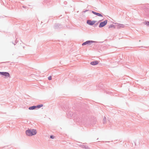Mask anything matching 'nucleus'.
<instances>
[{
	"label": "nucleus",
	"instance_id": "f257e3e1",
	"mask_svg": "<svg viewBox=\"0 0 149 149\" xmlns=\"http://www.w3.org/2000/svg\"><path fill=\"white\" fill-rule=\"evenodd\" d=\"M67 116L68 118L73 119L74 121L76 122H81V118L79 116L75 113H73L71 111L68 112Z\"/></svg>",
	"mask_w": 149,
	"mask_h": 149
},
{
	"label": "nucleus",
	"instance_id": "f03ea898",
	"mask_svg": "<svg viewBox=\"0 0 149 149\" xmlns=\"http://www.w3.org/2000/svg\"><path fill=\"white\" fill-rule=\"evenodd\" d=\"M37 131L35 129H28L26 130L25 133L26 135L29 136H32L36 135L37 133Z\"/></svg>",
	"mask_w": 149,
	"mask_h": 149
},
{
	"label": "nucleus",
	"instance_id": "7ed1b4c3",
	"mask_svg": "<svg viewBox=\"0 0 149 149\" xmlns=\"http://www.w3.org/2000/svg\"><path fill=\"white\" fill-rule=\"evenodd\" d=\"M144 14L147 17H149V8H146L144 9Z\"/></svg>",
	"mask_w": 149,
	"mask_h": 149
},
{
	"label": "nucleus",
	"instance_id": "20e7f679",
	"mask_svg": "<svg viewBox=\"0 0 149 149\" xmlns=\"http://www.w3.org/2000/svg\"><path fill=\"white\" fill-rule=\"evenodd\" d=\"M107 23V20H105L104 21L100 22L99 25V28L105 26Z\"/></svg>",
	"mask_w": 149,
	"mask_h": 149
},
{
	"label": "nucleus",
	"instance_id": "39448f33",
	"mask_svg": "<svg viewBox=\"0 0 149 149\" xmlns=\"http://www.w3.org/2000/svg\"><path fill=\"white\" fill-rule=\"evenodd\" d=\"M96 21H91L90 20H88L87 21V23L90 26H93L96 22Z\"/></svg>",
	"mask_w": 149,
	"mask_h": 149
},
{
	"label": "nucleus",
	"instance_id": "423d86ee",
	"mask_svg": "<svg viewBox=\"0 0 149 149\" xmlns=\"http://www.w3.org/2000/svg\"><path fill=\"white\" fill-rule=\"evenodd\" d=\"M0 74L3 76H5L6 77H10L9 73L7 72H0Z\"/></svg>",
	"mask_w": 149,
	"mask_h": 149
},
{
	"label": "nucleus",
	"instance_id": "0eeeda50",
	"mask_svg": "<svg viewBox=\"0 0 149 149\" xmlns=\"http://www.w3.org/2000/svg\"><path fill=\"white\" fill-rule=\"evenodd\" d=\"M95 41L92 40H88L82 44V45L84 46L86 45H90L91 43H94Z\"/></svg>",
	"mask_w": 149,
	"mask_h": 149
},
{
	"label": "nucleus",
	"instance_id": "6e6552de",
	"mask_svg": "<svg viewBox=\"0 0 149 149\" xmlns=\"http://www.w3.org/2000/svg\"><path fill=\"white\" fill-rule=\"evenodd\" d=\"M54 27L55 29H58L61 28V25L59 24H56L54 25Z\"/></svg>",
	"mask_w": 149,
	"mask_h": 149
},
{
	"label": "nucleus",
	"instance_id": "1a4fd4ad",
	"mask_svg": "<svg viewBox=\"0 0 149 149\" xmlns=\"http://www.w3.org/2000/svg\"><path fill=\"white\" fill-rule=\"evenodd\" d=\"M92 13L94 15L100 17H103V15L100 13L96 12L93 11H92Z\"/></svg>",
	"mask_w": 149,
	"mask_h": 149
},
{
	"label": "nucleus",
	"instance_id": "9d476101",
	"mask_svg": "<svg viewBox=\"0 0 149 149\" xmlns=\"http://www.w3.org/2000/svg\"><path fill=\"white\" fill-rule=\"evenodd\" d=\"M99 63V62L97 61H93L91 62L90 64L93 65H95L98 64Z\"/></svg>",
	"mask_w": 149,
	"mask_h": 149
},
{
	"label": "nucleus",
	"instance_id": "9b49d317",
	"mask_svg": "<svg viewBox=\"0 0 149 149\" xmlns=\"http://www.w3.org/2000/svg\"><path fill=\"white\" fill-rule=\"evenodd\" d=\"M36 106H33L29 107L28 109L30 110H33L36 109Z\"/></svg>",
	"mask_w": 149,
	"mask_h": 149
},
{
	"label": "nucleus",
	"instance_id": "f8f14e48",
	"mask_svg": "<svg viewBox=\"0 0 149 149\" xmlns=\"http://www.w3.org/2000/svg\"><path fill=\"white\" fill-rule=\"evenodd\" d=\"M125 27L124 25L122 24H119L118 25V27L120 28H123Z\"/></svg>",
	"mask_w": 149,
	"mask_h": 149
},
{
	"label": "nucleus",
	"instance_id": "ddd939ff",
	"mask_svg": "<svg viewBox=\"0 0 149 149\" xmlns=\"http://www.w3.org/2000/svg\"><path fill=\"white\" fill-rule=\"evenodd\" d=\"M81 147L83 148H84L86 149H89V148L87 146H84L83 145Z\"/></svg>",
	"mask_w": 149,
	"mask_h": 149
},
{
	"label": "nucleus",
	"instance_id": "4468645a",
	"mask_svg": "<svg viewBox=\"0 0 149 149\" xmlns=\"http://www.w3.org/2000/svg\"><path fill=\"white\" fill-rule=\"evenodd\" d=\"M43 106V105L42 104H40L37 106H36V108H40L41 107H42Z\"/></svg>",
	"mask_w": 149,
	"mask_h": 149
},
{
	"label": "nucleus",
	"instance_id": "2eb2a0df",
	"mask_svg": "<svg viewBox=\"0 0 149 149\" xmlns=\"http://www.w3.org/2000/svg\"><path fill=\"white\" fill-rule=\"evenodd\" d=\"M107 122L106 120V118L104 116L103 119V124H105Z\"/></svg>",
	"mask_w": 149,
	"mask_h": 149
},
{
	"label": "nucleus",
	"instance_id": "dca6fc26",
	"mask_svg": "<svg viewBox=\"0 0 149 149\" xmlns=\"http://www.w3.org/2000/svg\"><path fill=\"white\" fill-rule=\"evenodd\" d=\"M114 26V25H113V24H111V25H110L109 26L108 28H111L113 27Z\"/></svg>",
	"mask_w": 149,
	"mask_h": 149
},
{
	"label": "nucleus",
	"instance_id": "f3484780",
	"mask_svg": "<svg viewBox=\"0 0 149 149\" xmlns=\"http://www.w3.org/2000/svg\"><path fill=\"white\" fill-rule=\"evenodd\" d=\"M99 23V22H98L97 23H96L95 24H94V27H96L97 26V25L98 24V23Z\"/></svg>",
	"mask_w": 149,
	"mask_h": 149
},
{
	"label": "nucleus",
	"instance_id": "a211bd4d",
	"mask_svg": "<svg viewBox=\"0 0 149 149\" xmlns=\"http://www.w3.org/2000/svg\"><path fill=\"white\" fill-rule=\"evenodd\" d=\"M82 143H80L79 142L78 144H77V145L79 146L80 147H81L82 146V144H81Z\"/></svg>",
	"mask_w": 149,
	"mask_h": 149
},
{
	"label": "nucleus",
	"instance_id": "6ab92c4d",
	"mask_svg": "<svg viewBox=\"0 0 149 149\" xmlns=\"http://www.w3.org/2000/svg\"><path fill=\"white\" fill-rule=\"evenodd\" d=\"M54 137L52 135H51L50 136V138L52 139H54Z\"/></svg>",
	"mask_w": 149,
	"mask_h": 149
},
{
	"label": "nucleus",
	"instance_id": "aec40b11",
	"mask_svg": "<svg viewBox=\"0 0 149 149\" xmlns=\"http://www.w3.org/2000/svg\"><path fill=\"white\" fill-rule=\"evenodd\" d=\"M146 24L148 26H149V22H147L146 23Z\"/></svg>",
	"mask_w": 149,
	"mask_h": 149
},
{
	"label": "nucleus",
	"instance_id": "412c9836",
	"mask_svg": "<svg viewBox=\"0 0 149 149\" xmlns=\"http://www.w3.org/2000/svg\"><path fill=\"white\" fill-rule=\"evenodd\" d=\"M48 79L49 80H51L52 79V77L51 76H50L48 77Z\"/></svg>",
	"mask_w": 149,
	"mask_h": 149
},
{
	"label": "nucleus",
	"instance_id": "4be33fe9",
	"mask_svg": "<svg viewBox=\"0 0 149 149\" xmlns=\"http://www.w3.org/2000/svg\"><path fill=\"white\" fill-rule=\"evenodd\" d=\"M88 11V10H85L83 12L84 13H85L86 12Z\"/></svg>",
	"mask_w": 149,
	"mask_h": 149
},
{
	"label": "nucleus",
	"instance_id": "5701e85b",
	"mask_svg": "<svg viewBox=\"0 0 149 149\" xmlns=\"http://www.w3.org/2000/svg\"><path fill=\"white\" fill-rule=\"evenodd\" d=\"M22 7H23V8H27V7H26V6H22Z\"/></svg>",
	"mask_w": 149,
	"mask_h": 149
},
{
	"label": "nucleus",
	"instance_id": "b1692460",
	"mask_svg": "<svg viewBox=\"0 0 149 149\" xmlns=\"http://www.w3.org/2000/svg\"><path fill=\"white\" fill-rule=\"evenodd\" d=\"M64 3H65V4H66L67 3V2L65 1Z\"/></svg>",
	"mask_w": 149,
	"mask_h": 149
},
{
	"label": "nucleus",
	"instance_id": "393cba45",
	"mask_svg": "<svg viewBox=\"0 0 149 149\" xmlns=\"http://www.w3.org/2000/svg\"><path fill=\"white\" fill-rule=\"evenodd\" d=\"M15 42L16 43H17V42H16V40H15Z\"/></svg>",
	"mask_w": 149,
	"mask_h": 149
},
{
	"label": "nucleus",
	"instance_id": "a878e982",
	"mask_svg": "<svg viewBox=\"0 0 149 149\" xmlns=\"http://www.w3.org/2000/svg\"><path fill=\"white\" fill-rule=\"evenodd\" d=\"M84 144H86V143H83Z\"/></svg>",
	"mask_w": 149,
	"mask_h": 149
},
{
	"label": "nucleus",
	"instance_id": "bb28decb",
	"mask_svg": "<svg viewBox=\"0 0 149 149\" xmlns=\"http://www.w3.org/2000/svg\"><path fill=\"white\" fill-rule=\"evenodd\" d=\"M15 45V44L13 43Z\"/></svg>",
	"mask_w": 149,
	"mask_h": 149
}]
</instances>
